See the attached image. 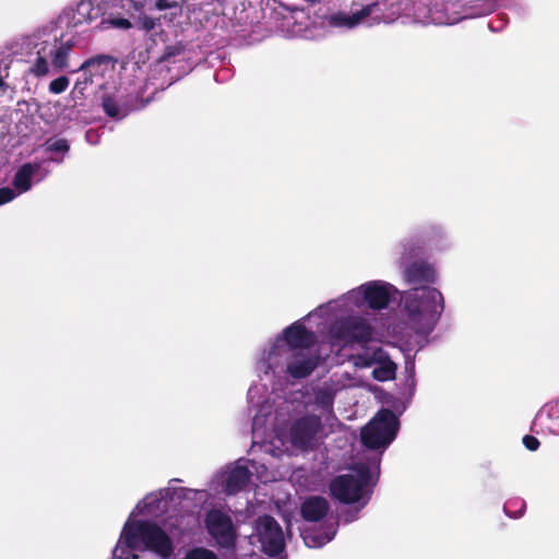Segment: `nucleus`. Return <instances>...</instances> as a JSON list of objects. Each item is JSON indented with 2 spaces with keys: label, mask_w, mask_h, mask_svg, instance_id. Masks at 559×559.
<instances>
[{
  "label": "nucleus",
  "mask_w": 559,
  "mask_h": 559,
  "mask_svg": "<svg viewBox=\"0 0 559 559\" xmlns=\"http://www.w3.org/2000/svg\"><path fill=\"white\" fill-rule=\"evenodd\" d=\"M396 293L392 284L383 281L361 284L285 328L259 353L255 372L260 382L248 390V407L254 411L250 453L260 451L278 457L286 451L283 426L292 405L283 401L275 406V396L282 380L306 378L318 365L319 358L310 353L317 337L306 328V321L314 317L329 321L326 338L332 350L354 343L366 344L372 338L373 328L362 313L367 309L386 308Z\"/></svg>",
  "instance_id": "nucleus-1"
},
{
  "label": "nucleus",
  "mask_w": 559,
  "mask_h": 559,
  "mask_svg": "<svg viewBox=\"0 0 559 559\" xmlns=\"http://www.w3.org/2000/svg\"><path fill=\"white\" fill-rule=\"evenodd\" d=\"M181 0H80L67 7L58 20L68 28L91 26L98 31L138 28L146 33L160 24L153 11H168L169 22L181 15Z\"/></svg>",
  "instance_id": "nucleus-2"
},
{
  "label": "nucleus",
  "mask_w": 559,
  "mask_h": 559,
  "mask_svg": "<svg viewBox=\"0 0 559 559\" xmlns=\"http://www.w3.org/2000/svg\"><path fill=\"white\" fill-rule=\"evenodd\" d=\"M200 495V500L206 499L204 490L188 488H166L151 492L141 500L130 513L124 523L118 543L112 550V559H139L136 550H151L163 559L174 555V544L170 537L155 523L136 520L138 515L157 518L166 507L165 499L190 498Z\"/></svg>",
  "instance_id": "nucleus-3"
},
{
  "label": "nucleus",
  "mask_w": 559,
  "mask_h": 559,
  "mask_svg": "<svg viewBox=\"0 0 559 559\" xmlns=\"http://www.w3.org/2000/svg\"><path fill=\"white\" fill-rule=\"evenodd\" d=\"M404 278L416 285L402 296L407 323L418 334H429L444 309L442 294L428 286L437 281L435 267L427 262H414L404 269Z\"/></svg>",
  "instance_id": "nucleus-4"
},
{
  "label": "nucleus",
  "mask_w": 559,
  "mask_h": 559,
  "mask_svg": "<svg viewBox=\"0 0 559 559\" xmlns=\"http://www.w3.org/2000/svg\"><path fill=\"white\" fill-rule=\"evenodd\" d=\"M25 44L36 53L35 60L28 68L31 75L43 78L51 72H61L69 67L73 39L60 34L53 23L35 29L26 36Z\"/></svg>",
  "instance_id": "nucleus-5"
},
{
  "label": "nucleus",
  "mask_w": 559,
  "mask_h": 559,
  "mask_svg": "<svg viewBox=\"0 0 559 559\" xmlns=\"http://www.w3.org/2000/svg\"><path fill=\"white\" fill-rule=\"evenodd\" d=\"M84 75L88 74L97 80L98 85L104 92L102 95V106L107 116L120 120L131 111L144 107V103L132 95H127L122 87L115 84L116 63L108 56H98L83 62L79 70Z\"/></svg>",
  "instance_id": "nucleus-6"
},
{
  "label": "nucleus",
  "mask_w": 559,
  "mask_h": 559,
  "mask_svg": "<svg viewBox=\"0 0 559 559\" xmlns=\"http://www.w3.org/2000/svg\"><path fill=\"white\" fill-rule=\"evenodd\" d=\"M379 469V456L355 464L350 473L336 476L331 481L332 497L342 503L358 504V510L362 509L370 500Z\"/></svg>",
  "instance_id": "nucleus-7"
},
{
  "label": "nucleus",
  "mask_w": 559,
  "mask_h": 559,
  "mask_svg": "<svg viewBox=\"0 0 559 559\" xmlns=\"http://www.w3.org/2000/svg\"><path fill=\"white\" fill-rule=\"evenodd\" d=\"M253 475L262 483L273 479L269 475L265 464H259L254 460L239 459L234 464L227 466L226 469L217 473L212 486L215 490L234 495L243 490Z\"/></svg>",
  "instance_id": "nucleus-8"
},
{
  "label": "nucleus",
  "mask_w": 559,
  "mask_h": 559,
  "mask_svg": "<svg viewBox=\"0 0 559 559\" xmlns=\"http://www.w3.org/2000/svg\"><path fill=\"white\" fill-rule=\"evenodd\" d=\"M397 430V417L383 408L361 429V441L369 449L383 451L395 439Z\"/></svg>",
  "instance_id": "nucleus-9"
},
{
  "label": "nucleus",
  "mask_w": 559,
  "mask_h": 559,
  "mask_svg": "<svg viewBox=\"0 0 559 559\" xmlns=\"http://www.w3.org/2000/svg\"><path fill=\"white\" fill-rule=\"evenodd\" d=\"M324 437L321 416L306 414L290 426L288 439L290 444L301 451L316 449Z\"/></svg>",
  "instance_id": "nucleus-10"
},
{
  "label": "nucleus",
  "mask_w": 559,
  "mask_h": 559,
  "mask_svg": "<svg viewBox=\"0 0 559 559\" xmlns=\"http://www.w3.org/2000/svg\"><path fill=\"white\" fill-rule=\"evenodd\" d=\"M455 0H417L413 8V17L423 25H452L457 23Z\"/></svg>",
  "instance_id": "nucleus-11"
},
{
  "label": "nucleus",
  "mask_w": 559,
  "mask_h": 559,
  "mask_svg": "<svg viewBox=\"0 0 559 559\" xmlns=\"http://www.w3.org/2000/svg\"><path fill=\"white\" fill-rule=\"evenodd\" d=\"M250 544H259L261 551L269 557L280 555L285 547V539L280 524L269 515L260 516L254 531L249 537Z\"/></svg>",
  "instance_id": "nucleus-12"
},
{
  "label": "nucleus",
  "mask_w": 559,
  "mask_h": 559,
  "mask_svg": "<svg viewBox=\"0 0 559 559\" xmlns=\"http://www.w3.org/2000/svg\"><path fill=\"white\" fill-rule=\"evenodd\" d=\"M48 175V170L41 167L39 162L21 165L13 177L12 188H0V205L14 200L17 195L29 191L34 183L40 182Z\"/></svg>",
  "instance_id": "nucleus-13"
},
{
  "label": "nucleus",
  "mask_w": 559,
  "mask_h": 559,
  "mask_svg": "<svg viewBox=\"0 0 559 559\" xmlns=\"http://www.w3.org/2000/svg\"><path fill=\"white\" fill-rule=\"evenodd\" d=\"M354 379L349 373L334 374L313 389V399L310 403L314 409L329 419L333 415V404L336 394L349 386H353Z\"/></svg>",
  "instance_id": "nucleus-14"
},
{
  "label": "nucleus",
  "mask_w": 559,
  "mask_h": 559,
  "mask_svg": "<svg viewBox=\"0 0 559 559\" xmlns=\"http://www.w3.org/2000/svg\"><path fill=\"white\" fill-rule=\"evenodd\" d=\"M204 522L209 535L219 548L233 549L235 547L237 532L228 514L219 510H211L206 513Z\"/></svg>",
  "instance_id": "nucleus-15"
},
{
  "label": "nucleus",
  "mask_w": 559,
  "mask_h": 559,
  "mask_svg": "<svg viewBox=\"0 0 559 559\" xmlns=\"http://www.w3.org/2000/svg\"><path fill=\"white\" fill-rule=\"evenodd\" d=\"M498 0H455L457 23L465 19H476L492 13Z\"/></svg>",
  "instance_id": "nucleus-16"
},
{
  "label": "nucleus",
  "mask_w": 559,
  "mask_h": 559,
  "mask_svg": "<svg viewBox=\"0 0 559 559\" xmlns=\"http://www.w3.org/2000/svg\"><path fill=\"white\" fill-rule=\"evenodd\" d=\"M337 532L336 521H324L319 526L306 528L302 533V538L307 547L320 548L331 542Z\"/></svg>",
  "instance_id": "nucleus-17"
},
{
  "label": "nucleus",
  "mask_w": 559,
  "mask_h": 559,
  "mask_svg": "<svg viewBox=\"0 0 559 559\" xmlns=\"http://www.w3.org/2000/svg\"><path fill=\"white\" fill-rule=\"evenodd\" d=\"M376 3L367 4L355 13L335 12L326 17L328 24L332 27L352 29L359 25L364 19L369 16Z\"/></svg>",
  "instance_id": "nucleus-18"
},
{
  "label": "nucleus",
  "mask_w": 559,
  "mask_h": 559,
  "mask_svg": "<svg viewBox=\"0 0 559 559\" xmlns=\"http://www.w3.org/2000/svg\"><path fill=\"white\" fill-rule=\"evenodd\" d=\"M329 512V503L324 498L311 497L301 506L302 518L308 522H320Z\"/></svg>",
  "instance_id": "nucleus-19"
},
{
  "label": "nucleus",
  "mask_w": 559,
  "mask_h": 559,
  "mask_svg": "<svg viewBox=\"0 0 559 559\" xmlns=\"http://www.w3.org/2000/svg\"><path fill=\"white\" fill-rule=\"evenodd\" d=\"M384 350L381 347H367L362 353L352 355L349 360L355 368H370L377 365L378 361H383Z\"/></svg>",
  "instance_id": "nucleus-20"
},
{
  "label": "nucleus",
  "mask_w": 559,
  "mask_h": 559,
  "mask_svg": "<svg viewBox=\"0 0 559 559\" xmlns=\"http://www.w3.org/2000/svg\"><path fill=\"white\" fill-rule=\"evenodd\" d=\"M382 360L383 361H378L377 365H374L372 371V377L381 382L393 379L396 370L395 364L390 359L385 352Z\"/></svg>",
  "instance_id": "nucleus-21"
},
{
  "label": "nucleus",
  "mask_w": 559,
  "mask_h": 559,
  "mask_svg": "<svg viewBox=\"0 0 559 559\" xmlns=\"http://www.w3.org/2000/svg\"><path fill=\"white\" fill-rule=\"evenodd\" d=\"M525 507H526V503L523 499L513 498V499L508 500L504 503L503 510L508 516L518 519L523 515V513L525 511Z\"/></svg>",
  "instance_id": "nucleus-22"
},
{
  "label": "nucleus",
  "mask_w": 559,
  "mask_h": 559,
  "mask_svg": "<svg viewBox=\"0 0 559 559\" xmlns=\"http://www.w3.org/2000/svg\"><path fill=\"white\" fill-rule=\"evenodd\" d=\"M182 559H217V556L204 547H194L188 550Z\"/></svg>",
  "instance_id": "nucleus-23"
},
{
  "label": "nucleus",
  "mask_w": 559,
  "mask_h": 559,
  "mask_svg": "<svg viewBox=\"0 0 559 559\" xmlns=\"http://www.w3.org/2000/svg\"><path fill=\"white\" fill-rule=\"evenodd\" d=\"M70 80L66 75L58 76L49 83L48 90L51 94L58 95L67 91Z\"/></svg>",
  "instance_id": "nucleus-24"
},
{
  "label": "nucleus",
  "mask_w": 559,
  "mask_h": 559,
  "mask_svg": "<svg viewBox=\"0 0 559 559\" xmlns=\"http://www.w3.org/2000/svg\"><path fill=\"white\" fill-rule=\"evenodd\" d=\"M47 150L55 153H62L63 155L69 151L70 146L67 140L57 139L53 141H48L46 143Z\"/></svg>",
  "instance_id": "nucleus-25"
},
{
  "label": "nucleus",
  "mask_w": 559,
  "mask_h": 559,
  "mask_svg": "<svg viewBox=\"0 0 559 559\" xmlns=\"http://www.w3.org/2000/svg\"><path fill=\"white\" fill-rule=\"evenodd\" d=\"M402 248V257L401 263H405L411 257L417 254L419 247L415 246L412 241H405L401 245Z\"/></svg>",
  "instance_id": "nucleus-26"
},
{
  "label": "nucleus",
  "mask_w": 559,
  "mask_h": 559,
  "mask_svg": "<svg viewBox=\"0 0 559 559\" xmlns=\"http://www.w3.org/2000/svg\"><path fill=\"white\" fill-rule=\"evenodd\" d=\"M96 83L97 80L93 79V76H90L88 74L84 75L83 72H81V76L75 82L74 91L79 92L80 94H83V92L86 90L88 85Z\"/></svg>",
  "instance_id": "nucleus-27"
},
{
  "label": "nucleus",
  "mask_w": 559,
  "mask_h": 559,
  "mask_svg": "<svg viewBox=\"0 0 559 559\" xmlns=\"http://www.w3.org/2000/svg\"><path fill=\"white\" fill-rule=\"evenodd\" d=\"M405 372L407 374V385L415 386V362L414 360H406Z\"/></svg>",
  "instance_id": "nucleus-28"
},
{
  "label": "nucleus",
  "mask_w": 559,
  "mask_h": 559,
  "mask_svg": "<svg viewBox=\"0 0 559 559\" xmlns=\"http://www.w3.org/2000/svg\"><path fill=\"white\" fill-rule=\"evenodd\" d=\"M523 444L530 451H535L539 447V441L537 438L533 436H525L523 438Z\"/></svg>",
  "instance_id": "nucleus-29"
},
{
  "label": "nucleus",
  "mask_w": 559,
  "mask_h": 559,
  "mask_svg": "<svg viewBox=\"0 0 559 559\" xmlns=\"http://www.w3.org/2000/svg\"><path fill=\"white\" fill-rule=\"evenodd\" d=\"M85 138H86V141L88 143H91V144H96L97 143V134L93 130L87 131L86 134H85Z\"/></svg>",
  "instance_id": "nucleus-30"
},
{
  "label": "nucleus",
  "mask_w": 559,
  "mask_h": 559,
  "mask_svg": "<svg viewBox=\"0 0 559 559\" xmlns=\"http://www.w3.org/2000/svg\"><path fill=\"white\" fill-rule=\"evenodd\" d=\"M356 518H357V516H356V514H354V513H352V512H348V513H346V514L344 515V521H345L346 523H349V522L355 521V520H356Z\"/></svg>",
  "instance_id": "nucleus-31"
},
{
  "label": "nucleus",
  "mask_w": 559,
  "mask_h": 559,
  "mask_svg": "<svg viewBox=\"0 0 559 559\" xmlns=\"http://www.w3.org/2000/svg\"><path fill=\"white\" fill-rule=\"evenodd\" d=\"M51 160L57 162V163H60V162H62V158H60V159H58V158H51Z\"/></svg>",
  "instance_id": "nucleus-32"
}]
</instances>
